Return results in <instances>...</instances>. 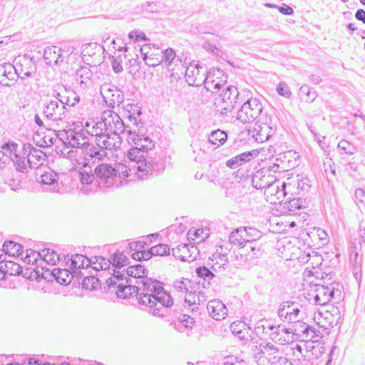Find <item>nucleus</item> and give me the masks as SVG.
Segmentation results:
<instances>
[{"instance_id":"10","label":"nucleus","mask_w":365,"mask_h":365,"mask_svg":"<svg viewBox=\"0 0 365 365\" xmlns=\"http://www.w3.org/2000/svg\"><path fill=\"white\" fill-rule=\"evenodd\" d=\"M315 293L314 302L319 306H325L332 299L340 300L341 297V292L335 288L334 284L329 286L317 284Z\"/></svg>"},{"instance_id":"6","label":"nucleus","mask_w":365,"mask_h":365,"mask_svg":"<svg viewBox=\"0 0 365 365\" xmlns=\"http://www.w3.org/2000/svg\"><path fill=\"white\" fill-rule=\"evenodd\" d=\"M15 72L16 76L21 78V82L18 83V86L23 87V90L26 93L31 91V85L27 84L24 81L25 77H30L33 73H36V62L29 55L25 54L19 56L14 59Z\"/></svg>"},{"instance_id":"5","label":"nucleus","mask_w":365,"mask_h":365,"mask_svg":"<svg viewBox=\"0 0 365 365\" xmlns=\"http://www.w3.org/2000/svg\"><path fill=\"white\" fill-rule=\"evenodd\" d=\"M239 91L235 86H230L222 91L220 98L215 103V110L222 115L232 111L236 106L240 105L242 100L239 96Z\"/></svg>"},{"instance_id":"20","label":"nucleus","mask_w":365,"mask_h":365,"mask_svg":"<svg viewBox=\"0 0 365 365\" xmlns=\"http://www.w3.org/2000/svg\"><path fill=\"white\" fill-rule=\"evenodd\" d=\"M292 329L291 328H287L284 325L278 324L274 326V329L269 333V336L272 341L284 345L292 342Z\"/></svg>"},{"instance_id":"45","label":"nucleus","mask_w":365,"mask_h":365,"mask_svg":"<svg viewBox=\"0 0 365 365\" xmlns=\"http://www.w3.org/2000/svg\"><path fill=\"white\" fill-rule=\"evenodd\" d=\"M195 284L189 279L182 278L181 280H177L174 282L173 287L176 291L185 293V294L190 292Z\"/></svg>"},{"instance_id":"59","label":"nucleus","mask_w":365,"mask_h":365,"mask_svg":"<svg viewBox=\"0 0 365 365\" xmlns=\"http://www.w3.org/2000/svg\"><path fill=\"white\" fill-rule=\"evenodd\" d=\"M277 92L279 95L289 98L292 96V92L289 86L284 82H279L277 86Z\"/></svg>"},{"instance_id":"17","label":"nucleus","mask_w":365,"mask_h":365,"mask_svg":"<svg viewBox=\"0 0 365 365\" xmlns=\"http://www.w3.org/2000/svg\"><path fill=\"white\" fill-rule=\"evenodd\" d=\"M276 182V176L265 168L257 170L252 177V186L256 189H265Z\"/></svg>"},{"instance_id":"46","label":"nucleus","mask_w":365,"mask_h":365,"mask_svg":"<svg viewBox=\"0 0 365 365\" xmlns=\"http://www.w3.org/2000/svg\"><path fill=\"white\" fill-rule=\"evenodd\" d=\"M53 96L56 98V101H58V103H63L65 106H74L76 103H78L80 101V97L76 93H73V101H71V96L65 98L61 94V93L57 92L56 91H53Z\"/></svg>"},{"instance_id":"42","label":"nucleus","mask_w":365,"mask_h":365,"mask_svg":"<svg viewBox=\"0 0 365 365\" xmlns=\"http://www.w3.org/2000/svg\"><path fill=\"white\" fill-rule=\"evenodd\" d=\"M111 264L114 267L113 269H120L123 267L128 264V259L123 252H115L110 256Z\"/></svg>"},{"instance_id":"52","label":"nucleus","mask_w":365,"mask_h":365,"mask_svg":"<svg viewBox=\"0 0 365 365\" xmlns=\"http://www.w3.org/2000/svg\"><path fill=\"white\" fill-rule=\"evenodd\" d=\"M287 306L288 322L292 323L297 321L299 314L301 310L297 307V305L293 302H289Z\"/></svg>"},{"instance_id":"19","label":"nucleus","mask_w":365,"mask_h":365,"mask_svg":"<svg viewBox=\"0 0 365 365\" xmlns=\"http://www.w3.org/2000/svg\"><path fill=\"white\" fill-rule=\"evenodd\" d=\"M58 173L54 170L48 168L43 174L40 175L38 180L43 185L46 191L52 192H59Z\"/></svg>"},{"instance_id":"39","label":"nucleus","mask_w":365,"mask_h":365,"mask_svg":"<svg viewBox=\"0 0 365 365\" xmlns=\"http://www.w3.org/2000/svg\"><path fill=\"white\" fill-rule=\"evenodd\" d=\"M147 66L150 67H155L159 66L163 61L161 57V53L158 48L156 49L153 47V52L150 53L146 58L143 59Z\"/></svg>"},{"instance_id":"28","label":"nucleus","mask_w":365,"mask_h":365,"mask_svg":"<svg viewBox=\"0 0 365 365\" xmlns=\"http://www.w3.org/2000/svg\"><path fill=\"white\" fill-rule=\"evenodd\" d=\"M255 155L256 154L254 150L242 153L227 160L226 165L231 169H235L240 165L250 162L254 158Z\"/></svg>"},{"instance_id":"40","label":"nucleus","mask_w":365,"mask_h":365,"mask_svg":"<svg viewBox=\"0 0 365 365\" xmlns=\"http://www.w3.org/2000/svg\"><path fill=\"white\" fill-rule=\"evenodd\" d=\"M303 333L301 334V340L302 341H317L320 336V331L317 330L314 327L308 326V328L303 329Z\"/></svg>"},{"instance_id":"58","label":"nucleus","mask_w":365,"mask_h":365,"mask_svg":"<svg viewBox=\"0 0 365 365\" xmlns=\"http://www.w3.org/2000/svg\"><path fill=\"white\" fill-rule=\"evenodd\" d=\"M293 323L294 324L293 325L294 328L292 329V334L300 338L301 334H302V333L304 332L303 329H307L309 325L303 322L299 321V319H297V321L294 322Z\"/></svg>"},{"instance_id":"25","label":"nucleus","mask_w":365,"mask_h":365,"mask_svg":"<svg viewBox=\"0 0 365 365\" xmlns=\"http://www.w3.org/2000/svg\"><path fill=\"white\" fill-rule=\"evenodd\" d=\"M227 262L228 258L227 254L217 250L210 257H209L207 265L212 271L219 272L225 269Z\"/></svg>"},{"instance_id":"15","label":"nucleus","mask_w":365,"mask_h":365,"mask_svg":"<svg viewBox=\"0 0 365 365\" xmlns=\"http://www.w3.org/2000/svg\"><path fill=\"white\" fill-rule=\"evenodd\" d=\"M67 109L63 103H58L56 100H51L44 104L43 115L51 121H61L66 115Z\"/></svg>"},{"instance_id":"3","label":"nucleus","mask_w":365,"mask_h":365,"mask_svg":"<svg viewBox=\"0 0 365 365\" xmlns=\"http://www.w3.org/2000/svg\"><path fill=\"white\" fill-rule=\"evenodd\" d=\"M101 119L103 120L104 126H106V135L107 140H105L106 148L109 150H115L121 145L122 138L120 135L125 131L128 132V125H125L121 118L115 112L107 110L103 112Z\"/></svg>"},{"instance_id":"27","label":"nucleus","mask_w":365,"mask_h":365,"mask_svg":"<svg viewBox=\"0 0 365 365\" xmlns=\"http://www.w3.org/2000/svg\"><path fill=\"white\" fill-rule=\"evenodd\" d=\"M160 53L163 59L162 63L165 65L169 71H174L178 65L182 66L180 59L176 58L175 51L173 48L160 51Z\"/></svg>"},{"instance_id":"35","label":"nucleus","mask_w":365,"mask_h":365,"mask_svg":"<svg viewBox=\"0 0 365 365\" xmlns=\"http://www.w3.org/2000/svg\"><path fill=\"white\" fill-rule=\"evenodd\" d=\"M307 205V202L306 199L297 197L286 201L284 205V208L287 209L289 212V214L292 215L295 214V212L297 210L306 207Z\"/></svg>"},{"instance_id":"23","label":"nucleus","mask_w":365,"mask_h":365,"mask_svg":"<svg viewBox=\"0 0 365 365\" xmlns=\"http://www.w3.org/2000/svg\"><path fill=\"white\" fill-rule=\"evenodd\" d=\"M68 260L71 262L69 267L76 274V277H83V274H82L81 269L89 267L92 263L91 259L81 254L73 255Z\"/></svg>"},{"instance_id":"60","label":"nucleus","mask_w":365,"mask_h":365,"mask_svg":"<svg viewBox=\"0 0 365 365\" xmlns=\"http://www.w3.org/2000/svg\"><path fill=\"white\" fill-rule=\"evenodd\" d=\"M182 248L185 250H188L191 252L190 255L187 257L185 256H181V260L183 262L185 261H193L196 259V256L199 254V251L195 246H192L191 250H189L187 245H183Z\"/></svg>"},{"instance_id":"29","label":"nucleus","mask_w":365,"mask_h":365,"mask_svg":"<svg viewBox=\"0 0 365 365\" xmlns=\"http://www.w3.org/2000/svg\"><path fill=\"white\" fill-rule=\"evenodd\" d=\"M197 284H194L192 289L185 295V302L190 306L193 304L200 305L206 301L205 293L202 291L195 290Z\"/></svg>"},{"instance_id":"41","label":"nucleus","mask_w":365,"mask_h":365,"mask_svg":"<svg viewBox=\"0 0 365 365\" xmlns=\"http://www.w3.org/2000/svg\"><path fill=\"white\" fill-rule=\"evenodd\" d=\"M274 324H272L268 320H261L255 327V331L257 336L262 337L263 334L269 335V333L274 329Z\"/></svg>"},{"instance_id":"7","label":"nucleus","mask_w":365,"mask_h":365,"mask_svg":"<svg viewBox=\"0 0 365 365\" xmlns=\"http://www.w3.org/2000/svg\"><path fill=\"white\" fill-rule=\"evenodd\" d=\"M104 146L102 143L96 141V143L86 141V143L83 144V147L81 149V153L83 155L82 170H88V164L90 162L98 163L100 161H103L107 155L106 150H108V148H104Z\"/></svg>"},{"instance_id":"32","label":"nucleus","mask_w":365,"mask_h":365,"mask_svg":"<svg viewBox=\"0 0 365 365\" xmlns=\"http://www.w3.org/2000/svg\"><path fill=\"white\" fill-rule=\"evenodd\" d=\"M41 260L44 261L48 264L54 265L57 262L60 261L63 257L64 260H66V258L68 257V255H63L61 257L60 255H58L54 250H50L48 248H44L41 250Z\"/></svg>"},{"instance_id":"13","label":"nucleus","mask_w":365,"mask_h":365,"mask_svg":"<svg viewBox=\"0 0 365 365\" xmlns=\"http://www.w3.org/2000/svg\"><path fill=\"white\" fill-rule=\"evenodd\" d=\"M133 168L134 170L136 169L135 176L140 180H144L153 172L163 170L165 164L161 160H153L148 156Z\"/></svg>"},{"instance_id":"8","label":"nucleus","mask_w":365,"mask_h":365,"mask_svg":"<svg viewBox=\"0 0 365 365\" xmlns=\"http://www.w3.org/2000/svg\"><path fill=\"white\" fill-rule=\"evenodd\" d=\"M255 362L258 365H270L276 364L278 357L281 356L279 349L270 342L260 344L255 346L253 353Z\"/></svg>"},{"instance_id":"38","label":"nucleus","mask_w":365,"mask_h":365,"mask_svg":"<svg viewBox=\"0 0 365 365\" xmlns=\"http://www.w3.org/2000/svg\"><path fill=\"white\" fill-rule=\"evenodd\" d=\"M267 130V123L256 125L252 131V137L255 140L257 143H263L269 140V133H266Z\"/></svg>"},{"instance_id":"33","label":"nucleus","mask_w":365,"mask_h":365,"mask_svg":"<svg viewBox=\"0 0 365 365\" xmlns=\"http://www.w3.org/2000/svg\"><path fill=\"white\" fill-rule=\"evenodd\" d=\"M52 274L56 278V281L61 284H69L72 279L76 277V274L73 270L63 269H53Z\"/></svg>"},{"instance_id":"14","label":"nucleus","mask_w":365,"mask_h":365,"mask_svg":"<svg viewBox=\"0 0 365 365\" xmlns=\"http://www.w3.org/2000/svg\"><path fill=\"white\" fill-rule=\"evenodd\" d=\"M58 138L63 143L66 148H78L83 147V144L86 143V136L83 131H77L75 129L63 130L58 132Z\"/></svg>"},{"instance_id":"44","label":"nucleus","mask_w":365,"mask_h":365,"mask_svg":"<svg viewBox=\"0 0 365 365\" xmlns=\"http://www.w3.org/2000/svg\"><path fill=\"white\" fill-rule=\"evenodd\" d=\"M104 47L96 43H90L83 46L82 54L83 57L92 56L96 53H101L104 51Z\"/></svg>"},{"instance_id":"56","label":"nucleus","mask_w":365,"mask_h":365,"mask_svg":"<svg viewBox=\"0 0 365 365\" xmlns=\"http://www.w3.org/2000/svg\"><path fill=\"white\" fill-rule=\"evenodd\" d=\"M154 256H165L170 254V247L165 244H158L151 247Z\"/></svg>"},{"instance_id":"64","label":"nucleus","mask_w":365,"mask_h":365,"mask_svg":"<svg viewBox=\"0 0 365 365\" xmlns=\"http://www.w3.org/2000/svg\"><path fill=\"white\" fill-rule=\"evenodd\" d=\"M222 365H247L243 360H238L234 356H227L225 358Z\"/></svg>"},{"instance_id":"34","label":"nucleus","mask_w":365,"mask_h":365,"mask_svg":"<svg viewBox=\"0 0 365 365\" xmlns=\"http://www.w3.org/2000/svg\"><path fill=\"white\" fill-rule=\"evenodd\" d=\"M11 159L15 165L17 171L21 173L28 172V169L30 168L29 167L26 155H24L23 153L21 155L14 153L13 155H11Z\"/></svg>"},{"instance_id":"55","label":"nucleus","mask_w":365,"mask_h":365,"mask_svg":"<svg viewBox=\"0 0 365 365\" xmlns=\"http://www.w3.org/2000/svg\"><path fill=\"white\" fill-rule=\"evenodd\" d=\"M195 272L199 277L207 281L208 284H210V280L215 277L213 272L205 266L197 267Z\"/></svg>"},{"instance_id":"24","label":"nucleus","mask_w":365,"mask_h":365,"mask_svg":"<svg viewBox=\"0 0 365 365\" xmlns=\"http://www.w3.org/2000/svg\"><path fill=\"white\" fill-rule=\"evenodd\" d=\"M210 316L215 320H221L227 314V309L225 304L218 299L210 300L207 305Z\"/></svg>"},{"instance_id":"63","label":"nucleus","mask_w":365,"mask_h":365,"mask_svg":"<svg viewBox=\"0 0 365 365\" xmlns=\"http://www.w3.org/2000/svg\"><path fill=\"white\" fill-rule=\"evenodd\" d=\"M288 304V301L287 302H282L279 309H278V312H277V314L279 316V317L280 318L281 320L285 322V321H287L288 322V312H287V305Z\"/></svg>"},{"instance_id":"50","label":"nucleus","mask_w":365,"mask_h":365,"mask_svg":"<svg viewBox=\"0 0 365 365\" xmlns=\"http://www.w3.org/2000/svg\"><path fill=\"white\" fill-rule=\"evenodd\" d=\"M99 279L94 276H86L83 278L82 287L85 289L96 290L100 287Z\"/></svg>"},{"instance_id":"53","label":"nucleus","mask_w":365,"mask_h":365,"mask_svg":"<svg viewBox=\"0 0 365 365\" xmlns=\"http://www.w3.org/2000/svg\"><path fill=\"white\" fill-rule=\"evenodd\" d=\"M240 231L241 227L237 228L232 232L229 236V241L231 244L240 246L242 249H246V247H245L244 240H242L243 237H241L242 232Z\"/></svg>"},{"instance_id":"21","label":"nucleus","mask_w":365,"mask_h":365,"mask_svg":"<svg viewBox=\"0 0 365 365\" xmlns=\"http://www.w3.org/2000/svg\"><path fill=\"white\" fill-rule=\"evenodd\" d=\"M66 58L63 51L57 46L47 47L43 52V59L50 66H60Z\"/></svg>"},{"instance_id":"43","label":"nucleus","mask_w":365,"mask_h":365,"mask_svg":"<svg viewBox=\"0 0 365 365\" xmlns=\"http://www.w3.org/2000/svg\"><path fill=\"white\" fill-rule=\"evenodd\" d=\"M6 277L9 276L19 275L21 272V266L11 261L1 263Z\"/></svg>"},{"instance_id":"11","label":"nucleus","mask_w":365,"mask_h":365,"mask_svg":"<svg viewBox=\"0 0 365 365\" xmlns=\"http://www.w3.org/2000/svg\"><path fill=\"white\" fill-rule=\"evenodd\" d=\"M101 94L107 106L110 108L119 107L124 101V93L117 86L104 83L101 86Z\"/></svg>"},{"instance_id":"37","label":"nucleus","mask_w":365,"mask_h":365,"mask_svg":"<svg viewBox=\"0 0 365 365\" xmlns=\"http://www.w3.org/2000/svg\"><path fill=\"white\" fill-rule=\"evenodd\" d=\"M23 246L13 241H6L3 245L4 251L11 255L23 257Z\"/></svg>"},{"instance_id":"2","label":"nucleus","mask_w":365,"mask_h":365,"mask_svg":"<svg viewBox=\"0 0 365 365\" xmlns=\"http://www.w3.org/2000/svg\"><path fill=\"white\" fill-rule=\"evenodd\" d=\"M94 173L91 167L88 170L83 169L79 172L81 175V182L82 184L89 185L95 182L101 187H111L117 185V173L115 167L107 163H101L98 165Z\"/></svg>"},{"instance_id":"36","label":"nucleus","mask_w":365,"mask_h":365,"mask_svg":"<svg viewBox=\"0 0 365 365\" xmlns=\"http://www.w3.org/2000/svg\"><path fill=\"white\" fill-rule=\"evenodd\" d=\"M227 140V134L226 132L217 129L213 130L208 137V141L216 147L223 145Z\"/></svg>"},{"instance_id":"4","label":"nucleus","mask_w":365,"mask_h":365,"mask_svg":"<svg viewBox=\"0 0 365 365\" xmlns=\"http://www.w3.org/2000/svg\"><path fill=\"white\" fill-rule=\"evenodd\" d=\"M128 142L133 145L128 153V158L133 163V166L145 158H148V151L154 148V142L144 135H139L135 131L128 130Z\"/></svg>"},{"instance_id":"30","label":"nucleus","mask_w":365,"mask_h":365,"mask_svg":"<svg viewBox=\"0 0 365 365\" xmlns=\"http://www.w3.org/2000/svg\"><path fill=\"white\" fill-rule=\"evenodd\" d=\"M187 240L193 243H200L208 238L210 230L207 228H190L187 234Z\"/></svg>"},{"instance_id":"1","label":"nucleus","mask_w":365,"mask_h":365,"mask_svg":"<svg viewBox=\"0 0 365 365\" xmlns=\"http://www.w3.org/2000/svg\"><path fill=\"white\" fill-rule=\"evenodd\" d=\"M124 282L118 284V289L115 291L117 296L120 298L127 299L135 294L138 302L140 304L148 306L150 308V312L153 316H161L162 307H170L173 305V301L163 287V284L151 278H144L139 282L136 280L138 285L131 284L132 280L125 279Z\"/></svg>"},{"instance_id":"22","label":"nucleus","mask_w":365,"mask_h":365,"mask_svg":"<svg viewBox=\"0 0 365 365\" xmlns=\"http://www.w3.org/2000/svg\"><path fill=\"white\" fill-rule=\"evenodd\" d=\"M85 127L88 134L96 137V142L102 143V144L105 145L104 148L107 146L105 141V140H106V138H107L106 135L107 132H106V126H104L103 119L101 118V120L96 123H93L92 125H91L90 123L86 122ZM108 140V139H107V141Z\"/></svg>"},{"instance_id":"18","label":"nucleus","mask_w":365,"mask_h":365,"mask_svg":"<svg viewBox=\"0 0 365 365\" xmlns=\"http://www.w3.org/2000/svg\"><path fill=\"white\" fill-rule=\"evenodd\" d=\"M23 154L28 158L30 168H37L39 165H43V162L46 160V154L31 144L24 145Z\"/></svg>"},{"instance_id":"54","label":"nucleus","mask_w":365,"mask_h":365,"mask_svg":"<svg viewBox=\"0 0 365 365\" xmlns=\"http://www.w3.org/2000/svg\"><path fill=\"white\" fill-rule=\"evenodd\" d=\"M95 258L96 262H92L91 263V264H95V267H93L95 269L106 270L110 269V266L111 264L110 257L109 259H106L103 257L98 256Z\"/></svg>"},{"instance_id":"51","label":"nucleus","mask_w":365,"mask_h":365,"mask_svg":"<svg viewBox=\"0 0 365 365\" xmlns=\"http://www.w3.org/2000/svg\"><path fill=\"white\" fill-rule=\"evenodd\" d=\"M145 269L144 268V266L141 264H136L130 266L127 269V274L128 276L133 277L135 279H143L145 277H143V275L145 274Z\"/></svg>"},{"instance_id":"12","label":"nucleus","mask_w":365,"mask_h":365,"mask_svg":"<svg viewBox=\"0 0 365 365\" xmlns=\"http://www.w3.org/2000/svg\"><path fill=\"white\" fill-rule=\"evenodd\" d=\"M227 76L219 68H212L206 73L203 80L205 88L207 91L215 93L225 86Z\"/></svg>"},{"instance_id":"57","label":"nucleus","mask_w":365,"mask_h":365,"mask_svg":"<svg viewBox=\"0 0 365 365\" xmlns=\"http://www.w3.org/2000/svg\"><path fill=\"white\" fill-rule=\"evenodd\" d=\"M142 9L143 11L150 12V13H157L161 9V5L160 2L155 1H145L142 4Z\"/></svg>"},{"instance_id":"62","label":"nucleus","mask_w":365,"mask_h":365,"mask_svg":"<svg viewBox=\"0 0 365 365\" xmlns=\"http://www.w3.org/2000/svg\"><path fill=\"white\" fill-rule=\"evenodd\" d=\"M279 182L276 180L275 182L272 183V185H269V187L264 189V195H266L267 198H269V200H272V197L274 196L275 192L279 190Z\"/></svg>"},{"instance_id":"31","label":"nucleus","mask_w":365,"mask_h":365,"mask_svg":"<svg viewBox=\"0 0 365 365\" xmlns=\"http://www.w3.org/2000/svg\"><path fill=\"white\" fill-rule=\"evenodd\" d=\"M93 73L87 66L81 67L78 69L76 74V81L80 84L82 88H85L91 83Z\"/></svg>"},{"instance_id":"47","label":"nucleus","mask_w":365,"mask_h":365,"mask_svg":"<svg viewBox=\"0 0 365 365\" xmlns=\"http://www.w3.org/2000/svg\"><path fill=\"white\" fill-rule=\"evenodd\" d=\"M133 163L130 160L129 167L124 164H119L115 166V173H117V178H126L131 175V173L134 172L135 175L136 169L134 170Z\"/></svg>"},{"instance_id":"9","label":"nucleus","mask_w":365,"mask_h":365,"mask_svg":"<svg viewBox=\"0 0 365 365\" xmlns=\"http://www.w3.org/2000/svg\"><path fill=\"white\" fill-rule=\"evenodd\" d=\"M262 109V105L258 99L250 98L241 106L237 112V119L242 123H252L257 119Z\"/></svg>"},{"instance_id":"61","label":"nucleus","mask_w":365,"mask_h":365,"mask_svg":"<svg viewBox=\"0 0 365 365\" xmlns=\"http://www.w3.org/2000/svg\"><path fill=\"white\" fill-rule=\"evenodd\" d=\"M338 148L344 151L346 154L352 155L356 152V148L348 141L341 140L338 144Z\"/></svg>"},{"instance_id":"26","label":"nucleus","mask_w":365,"mask_h":365,"mask_svg":"<svg viewBox=\"0 0 365 365\" xmlns=\"http://www.w3.org/2000/svg\"><path fill=\"white\" fill-rule=\"evenodd\" d=\"M128 46H118V49L115 51L111 61L112 68L115 73H120L123 71V62L127 58Z\"/></svg>"},{"instance_id":"49","label":"nucleus","mask_w":365,"mask_h":365,"mask_svg":"<svg viewBox=\"0 0 365 365\" xmlns=\"http://www.w3.org/2000/svg\"><path fill=\"white\" fill-rule=\"evenodd\" d=\"M15 76V66L11 63L0 65V78L5 77L9 80H14Z\"/></svg>"},{"instance_id":"16","label":"nucleus","mask_w":365,"mask_h":365,"mask_svg":"<svg viewBox=\"0 0 365 365\" xmlns=\"http://www.w3.org/2000/svg\"><path fill=\"white\" fill-rule=\"evenodd\" d=\"M241 237L245 242L246 250H250L252 252V257H258L262 254L259 247L256 246V241L261 237L262 233L258 230L253 227H241Z\"/></svg>"},{"instance_id":"48","label":"nucleus","mask_w":365,"mask_h":365,"mask_svg":"<svg viewBox=\"0 0 365 365\" xmlns=\"http://www.w3.org/2000/svg\"><path fill=\"white\" fill-rule=\"evenodd\" d=\"M112 271L113 272L112 277L106 279V284L109 289L114 287H116L118 289V284L120 282H124L125 280L123 279V274L120 270L112 269Z\"/></svg>"}]
</instances>
